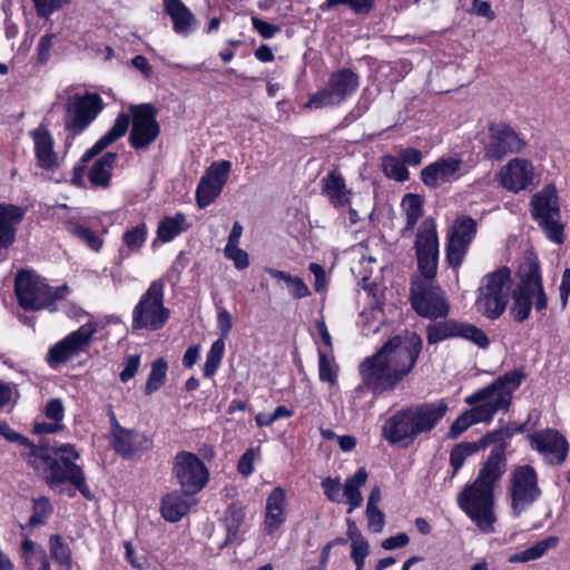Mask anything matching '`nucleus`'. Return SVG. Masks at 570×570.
I'll return each mask as SVG.
<instances>
[{"mask_svg":"<svg viewBox=\"0 0 570 570\" xmlns=\"http://www.w3.org/2000/svg\"><path fill=\"white\" fill-rule=\"evenodd\" d=\"M422 346V338L415 333L390 338L375 354L360 363L358 373L362 382L357 391L366 390L375 395L394 391L412 372Z\"/></svg>","mask_w":570,"mask_h":570,"instance_id":"obj_1","label":"nucleus"},{"mask_svg":"<svg viewBox=\"0 0 570 570\" xmlns=\"http://www.w3.org/2000/svg\"><path fill=\"white\" fill-rule=\"evenodd\" d=\"M505 445H495L479 470L475 480L458 493L459 508L483 533L495 531L494 491L507 471Z\"/></svg>","mask_w":570,"mask_h":570,"instance_id":"obj_2","label":"nucleus"},{"mask_svg":"<svg viewBox=\"0 0 570 570\" xmlns=\"http://www.w3.org/2000/svg\"><path fill=\"white\" fill-rule=\"evenodd\" d=\"M0 435L7 441L18 443L29 450L27 454L28 463L36 470L46 473L45 479L50 489H56L62 482L70 481L80 490L85 499L91 500L94 498L86 483L82 469L76 464L79 454L72 445L62 444L55 449L52 455L48 449L36 446L28 438L17 433L7 422L1 420Z\"/></svg>","mask_w":570,"mask_h":570,"instance_id":"obj_3","label":"nucleus"},{"mask_svg":"<svg viewBox=\"0 0 570 570\" xmlns=\"http://www.w3.org/2000/svg\"><path fill=\"white\" fill-rule=\"evenodd\" d=\"M444 401L421 403L396 411L382 426V436L390 444L407 446L423 433L431 432L444 417Z\"/></svg>","mask_w":570,"mask_h":570,"instance_id":"obj_4","label":"nucleus"},{"mask_svg":"<svg viewBox=\"0 0 570 570\" xmlns=\"http://www.w3.org/2000/svg\"><path fill=\"white\" fill-rule=\"evenodd\" d=\"M518 283L511 296L513 299L510 313L515 322L522 323L531 315L532 307L542 312L548 306L540 265L535 258L528 257L519 267Z\"/></svg>","mask_w":570,"mask_h":570,"instance_id":"obj_5","label":"nucleus"},{"mask_svg":"<svg viewBox=\"0 0 570 570\" xmlns=\"http://www.w3.org/2000/svg\"><path fill=\"white\" fill-rule=\"evenodd\" d=\"M525 379L522 370H513L499 376L490 385L475 391L465 397V403L475 406L487 422H490L499 411H507L513 393Z\"/></svg>","mask_w":570,"mask_h":570,"instance_id":"obj_6","label":"nucleus"},{"mask_svg":"<svg viewBox=\"0 0 570 570\" xmlns=\"http://www.w3.org/2000/svg\"><path fill=\"white\" fill-rule=\"evenodd\" d=\"M511 269L502 266L481 277L474 307L488 320H498L507 309L512 291Z\"/></svg>","mask_w":570,"mask_h":570,"instance_id":"obj_7","label":"nucleus"},{"mask_svg":"<svg viewBox=\"0 0 570 570\" xmlns=\"http://www.w3.org/2000/svg\"><path fill=\"white\" fill-rule=\"evenodd\" d=\"M105 104L97 92L85 91L68 95L65 101L63 129L66 151L77 136L85 132L104 110Z\"/></svg>","mask_w":570,"mask_h":570,"instance_id":"obj_8","label":"nucleus"},{"mask_svg":"<svg viewBox=\"0 0 570 570\" xmlns=\"http://www.w3.org/2000/svg\"><path fill=\"white\" fill-rule=\"evenodd\" d=\"M542 490L535 469L530 464L514 466L507 483V500L513 518H520L539 501Z\"/></svg>","mask_w":570,"mask_h":570,"instance_id":"obj_9","label":"nucleus"},{"mask_svg":"<svg viewBox=\"0 0 570 570\" xmlns=\"http://www.w3.org/2000/svg\"><path fill=\"white\" fill-rule=\"evenodd\" d=\"M67 286L51 288L46 279L30 271H20L14 281V293L19 305L27 311L49 308L55 299L62 298Z\"/></svg>","mask_w":570,"mask_h":570,"instance_id":"obj_10","label":"nucleus"},{"mask_svg":"<svg viewBox=\"0 0 570 570\" xmlns=\"http://www.w3.org/2000/svg\"><path fill=\"white\" fill-rule=\"evenodd\" d=\"M165 283L153 281L132 309L134 330L158 331L169 320L170 312L164 305Z\"/></svg>","mask_w":570,"mask_h":570,"instance_id":"obj_11","label":"nucleus"},{"mask_svg":"<svg viewBox=\"0 0 570 570\" xmlns=\"http://www.w3.org/2000/svg\"><path fill=\"white\" fill-rule=\"evenodd\" d=\"M530 207L532 218L538 223L547 238L556 244H562L564 240V225L561 222L556 189L547 187L534 194Z\"/></svg>","mask_w":570,"mask_h":570,"instance_id":"obj_12","label":"nucleus"},{"mask_svg":"<svg viewBox=\"0 0 570 570\" xmlns=\"http://www.w3.org/2000/svg\"><path fill=\"white\" fill-rule=\"evenodd\" d=\"M360 78L352 69L344 68L333 72L324 88L312 94L304 105L307 109L336 107L354 95Z\"/></svg>","mask_w":570,"mask_h":570,"instance_id":"obj_13","label":"nucleus"},{"mask_svg":"<svg viewBox=\"0 0 570 570\" xmlns=\"http://www.w3.org/2000/svg\"><path fill=\"white\" fill-rule=\"evenodd\" d=\"M410 301L417 315L424 318H444L450 313V303L445 292L436 284L435 279H413Z\"/></svg>","mask_w":570,"mask_h":570,"instance_id":"obj_14","label":"nucleus"},{"mask_svg":"<svg viewBox=\"0 0 570 570\" xmlns=\"http://www.w3.org/2000/svg\"><path fill=\"white\" fill-rule=\"evenodd\" d=\"M173 473L184 494L200 492L209 480V471L195 453L181 451L174 460Z\"/></svg>","mask_w":570,"mask_h":570,"instance_id":"obj_15","label":"nucleus"},{"mask_svg":"<svg viewBox=\"0 0 570 570\" xmlns=\"http://www.w3.org/2000/svg\"><path fill=\"white\" fill-rule=\"evenodd\" d=\"M132 126L128 142L136 149H147L159 136L160 126L157 121V109L151 104L131 105L129 107Z\"/></svg>","mask_w":570,"mask_h":570,"instance_id":"obj_16","label":"nucleus"},{"mask_svg":"<svg viewBox=\"0 0 570 570\" xmlns=\"http://www.w3.org/2000/svg\"><path fill=\"white\" fill-rule=\"evenodd\" d=\"M414 247L421 273V276L415 279H434L439 263V238L433 219H424L421 223Z\"/></svg>","mask_w":570,"mask_h":570,"instance_id":"obj_17","label":"nucleus"},{"mask_svg":"<svg viewBox=\"0 0 570 570\" xmlns=\"http://www.w3.org/2000/svg\"><path fill=\"white\" fill-rule=\"evenodd\" d=\"M97 331V322L89 321L78 330L69 333L49 348L46 356L47 363L51 367H56L78 356L90 346L94 334Z\"/></svg>","mask_w":570,"mask_h":570,"instance_id":"obj_18","label":"nucleus"},{"mask_svg":"<svg viewBox=\"0 0 570 570\" xmlns=\"http://www.w3.org/2000/svg\"><path fill=\"white\" fill-rule=\"evenodd\" d=\"M476 234V222L466 215L455 218L446 243V261L453 268H459L468 253L469 246Z\"/></svg>","mask_w":570,"mask_h":570,"instance_id":"obj_19","label":"nucleus"},{"mask_svg":"<svg viewBox=\"0 0 570 570\" xmlns=\"http://www.w3.org/2000/svg\"><path fill=\"white\" fill-rule=\"evenodd\" d=\"M452 337H463L481 348H485L490 344L488 336L481 328L456 320L431 323L426 327L429 344H436Z\"/></svg>","mask_w":570,"mask_h":570,"instance_id":"obj_20","label":"nucleus"},{"mask_svg":"<svg viewBox=\"0 0 570 570\" xmlns=\"http://www.w3.org/2000/svg\"><path fill=\"white\" fill-rule=\"evenodd\" d=\"M525 141L504 122L489 126V142L484 147V157L489 160H502L510 154L520 153Z\"/></svg>","mask_w":570,"mask_h":570,"instance_id":"obj_21","label":"nucleus"},{"mask_svg":"<svg viewBox=\"0 0 570 570\" xmlns=\"http://www.w3.org/2000/svg\"><path fill=\"white\" fill-rule=\"evenodd\" d=\"M29 136L33 142V154L38 168L56 173L63 164V157L55 150V138L46 122L29 131Z\"/></svg>","mask_w":570,"mask_h":570,"instance_id":"obj_22","label":"nucleus"},{"mask_svg":"<svg viewBox=\"0 0 570 570\" xmlns=\"http://www.w3.org/2000/svg\"><path fill=\"white\" fill-rule=\"evenodd\" d=\"M464 175L463 161L458 157H442L425 166L420 178L422 183L432 189L459 180Z\"/></svg>","mask_w":570,"mask_h":570,"instance_id":"obj_23","label":"nucleus"},{"mask_svg":"<svg viewBox=\"0 0 570 570\" xmlns=\"http://www.w3.org/2000/svg\"><path fill=\"white\" fill-rule=\"evenodd\" d=\"M531 446L535 449L548 463L560 464L567 458L568 442L556 430H543L529 436Z\"/></svg>","mask_w":570,"mask_h":570,"instance_id":"obj_24","label":"nucleus"},{"mask_svg":"<svg viewBox=\"0 0 570 570\" xmlns=\"http://www.w3.org/2000/svg\"><path fill=\"white\" fill-rule=\"evenodd\" d=\"M129 128V117L125 112L117 115L112 127L89 148L73 167V180L81 178L86 164L102 153L106 148L126 135Z\"/></svg>","mask_w":570,"mask_h":570,"instance_id":"obj_25","label":"nucleus"},{"mask_svg":"<svg viewBox=\"0 0 570 570\" xmlns=\"http://www.w3.org/2000/svg\"><path fill=\"white\" fill-rule=\"evenodd\" d=\"M501 185L514 193L527 189L533 181L532 164L522 158H513L499 173Z\"/></svg>","mask_w":570,"mask_h":570,"instance_id":"obj_26","label":"nucleus"},{"mask_svg":"<svg viewBox=\"0 0 570 570\" xmlns=\"http://www.w3.org/2000/svg\"><path fill=\"white\" fill-rule=\"evenodd\" d=\"M24 214V209L20 206L0 204V254L16 242L17 230Z\"/></svg>","mask_w":570,"mask_h":570,"instance_id":"obj_27","label":"nucleus"},{"mask_svg":"<svg viewBox=\"0 0 570 570\" xmlns=\"http://www.w3.org/2000/svg\"><path fill=\"white\" fill-rule=\"evenodd\" d=\"M322 195L335 208L351 204L352 190L346 187L345 179L337 170H332L321 179Z\"/></svg>","mask_w":570,"mask_h":570,"instance_id":"obj_28","label":"nucleus"},{"mask_svg":"<svg viewBox=\"0 0 570 570\" xmlns=\"http://www.w3.org/2000/svg\"><path fill=\"white\" fill-rule=\"evenodd\" d=\"M501 435L500 431H494L482 436L476 442H461L454 445L450 453V464L453 468L451 478L459 472L469 456L497 442Z\"/></svg>","mask_w":570,"mask_h":570,"instance_id":"obj_29","label":"nucleus"},{"mask_svg":"<svg viewBox=\"0 0 570 570\" xmlns=\"http://www.w3.org/2000/svg\"><path fill=\"white\" fill-rule=\"evenodd\" d=\"M286 492L283 488H275L266 500L265 529L268 534L274 533L286 521Z\"/></svg>","mask_w":570,"mask_h":570,"instance_id":"obj_30","label":"nucleus"},{"mask_svg":"<svg viewBox=\"0 0 570 570\" xmlns=\"http://www.w3.org/2000/svg\"><path fill=\"white\" fill-rule=\"evenodd\" d=\"M164 11L173 21V29L180 36H187L191 32L195 16L185 6L181 0H163Z\"/></svg>","mask_w":570,"mask_h":570,"instance_id":"obj_31","label":"nucleus"},{"mask_svg":"<svg viewBox=\"0 0 570 570\" xmlns=\"http://www.w3.org/2000/svg\"><path fill=\"white\" fill-rule=\"evenodd\" d=\"M117 159L118 155L116 153H106L98 158L88 171L89 181L97 187H108Z\"/></svg>","mask_w":570,"mask_h":570,"instance_id":"obj_32","label":"nucleus"},{"mask_svg":"<svg viewBox=\"0 0 570 570\" xmlns=\"http://www.w3.org/2000/svg\"><path fill=\"white\" fill-rule=\"evenodd\" d=\"M186 494L174 491L166 494L161 500V515L169 522H177L190 510V502Z\"/></svg>","mask_w":570,"mask_h":570,"instance_id":"obj_33","label":"nucleus"},{"mask_svg":"<svg viewBox=\"0 0 570 570\" xmlns=\"http://www.w3.org/2000/svg\"><path fill=\"white\" fill-rule=\"evenodd\" d=\"M368 473L365 468H360L353 475L348 476L343 485V495L350 504L348 513L360 508L363 503L361 488L366 484Z\"/></svg>","mask_w":570,"mask_h":570,"instance_id":"obj_34","label":"nucleus"},{"mask_svg":"<svg viewBox=\"0 0 570 570\" xmlns=\"http://www.w3.org/2000/svg\"><path fill=\"white\" fill-rule=\"evenodd\" d=\"M140 438L138 433L117 425V429L111 431L110 442L116 452L124 456H130L138 450V440Z\"/></svg>","mask_w":570,"mask_h":570,"instance_id":"obj_35","label":"nucleus"},{"mask_svg":"<svg viewBox=\"0 0 570 570\" xmlns=\"http://www.w3.org/2000/svg\"><path fill=\"white\" fill-rule=\"evenodd\" d=\"M559 543L558 537H548L541 541H538L532 547H529L520 552H515L509 557V561L512 563L528 562L537 560L543 557L548 550L557 547Z\"/></svg>","mask_w":570,"mask_h":570,"instance_id":"obj_36","label":"nucleus"},{"mask_svg":"<svg viewBox=\"0 0 570 570\" xmlns=\"http://www.w3.org/2000/svg\"><path fill=\"white\" fill-rule=\"evenodd\" d=\"M187 228L186 216L183 213H176L174 216L164 217L158 225L157 235L161 242L168 243Z\"/></svg>","mask_w":570,"mask_h":570,"instance_id":"obj_37","label":"nucleus"},{"mask_svg":"<svg viewBox=\"0 0 570 570\" xmlns=\"http://www.w3.org/2000/svg\"><path fill=\"white\" fill-rule=\"evenodd\" d=\"M267 273L273 278L285 282L293 298L301 299L311 295L308 286L301 277L274 268L267 269Z\"/></svg>","mask_w":570,"mask_h":570,"instance_id":"obj_38","label":"nucleus"},{"mask_svg":"<svg viewBox=\"0 0 570 570\" xmlns=\"http://www.w3.org/2000/svg\"><path fill=\"white\" fill-rule=\"evenodd\" d=\"M21 550L28 570H51L47 553L43 549L35 550V542L24 539L21 543Z\"/></svg>","mask_w":570,"mask_h":570,"instance_id":"obj_39","label":"nucleus"},{"mask_svg":"<svg viewBox=\"0 0 570 570\" xmlns=\"http://www.w3.org/2000/svg\"><path fill=\"white\" fill-rule=\"evenodd\" d=\"M318 376L322 382L328 383L331 386L336 385L338 377V365L335 362L333 353L318 348Z\"/></svg>","mask_w":570,"mask_h":570,"instance_id":"obj_40","label":"nucleus"},{"mask_svg":"<svg viewBox=\"0 0 570 570\" xmlns=\"http://www.w3.org/2000/svg\"><path fill=\"white\" fill-rule=\"evenodd\" d=\"M487 422L483 416L480 414V411L475 406H472L470 410H466L461 415H459L454 422L451 424L448 436L450 439L459 438L464 431H466L471 425Z\"/></svg>","mask_w":570,"mask_h":570,"instance_id":"obj_41","label":"nucleus"},{"mask_svg":"<svg viewBox=\"0 0 570 570\" xmlns=\"http://www.w3.org/2000/svg\"><path fill=\"white\" fill-rule=\"evenodd\" d=\"M49 550L52 560L61 566L63 570H71V550L69 546L62 541V538L59 534H52L49 538Z\"/></svg>","mask_w":570,"mask_h":570,"instance_id":"obj_42","label":"nucleus"},{"mask_svg":"<svg viewBox=\"0 0 570 570\" xmlns=\"http://www.w3.org/2000/svg\"><path fill=\"white\" fill-rule=\"evenodd\" d=\"M381 168L384 175L396 181L403 183L410 178V173L400 157L385 155L381 159Z\"/></svg>","mask_w":570,"mask_h":570,"instance_id":"obj_43","label":"nucleus"},{"mask_svg":"<svg viewBox=\"0 0 570 570\" xmlns=\"http://www.w3.org/2000/svg\"><path fill=\"white\" fill-rule=\"evenodd\" d=\"M167 362L164 358H157L151 364V370L148 375L145 394L150 395L158 391L166 382L167 379Z\"/></svg>","mask_w":570,"mask_h":570,"instance_id":"obj_44","label":"nucleus"},{"mask_svg":"<svg viewBox=\"0 0 570 570\" xmlns=\"http://www.w3.org/2000/svg\"><path fill=\"white\" fill-rule=\"evenodd\" d=\"M406 224L404 230H412L423 215L422 200L420 196L406 194L402 200Z\"/></svg>","mask_w":570,"mask_h":570,"instance_id":"obj_45","label":"nucleus"},{"mask_svg":"<svg viewBox=\"0 0 570 570\" xmlns=\"http://www.w3.org/2000/svg\"><path fill=\"white\" fill-rule=\"evenodd\" d=\"M224 353L225 341H223V338H218L212 344L209 351L207 352L206 361L203 368L205 377L210 379L215 375L222 363Z\"/></svg>","mask_w":570,"mask_h":570,"instance_id":"obj_46","label":"nucleus"},{"mask_svg":"<svg viewBox=\"0 0 570 570\" xmlns=\"http://www.w3.org/2000/svg\"><path fill=\"white\" fill-rule=\"evenodd\" d=\"M222 190L220 187L203 176L196 189L197 205L200 208L209 206L220 195Z\"/></svg>","mask_w":570,"mask_h":570,"instance_id":"obj_47","label":"nucleus"},{"mask_svg":"<svg viewBox=\"0 0 570 570\" xmlns=\"http://www.w3.org/2000/svg\"><path fill=\"white\" fill-rule=\"evenodd\" d=\"M53 509L48 498L40 497L32 500V514L29 518L28 525L31 528L45 524L47 518Z\"/></svg>","mask_w":570,"mask_h":570,"instance_id":"obj_48","label":"nucleus"},{"mask_svg":"<svg viewBox=\"0 0 570 570\" xmlns=\"http://www.w3.org/2000/svg\"><path fill=\"white\" fill-rule=\"evenodd\" d=\"M230 170L232 163L229 160L215 161L209 166L204 177L223 189Z\"/></svg>","mask_w":570,"mask_h":570,"instance_id":"obj_49","label":"nucleus"},{"mask_svg":"<svg viewBox=\"0 0 570 570\" xmlns=\"http://www.w3.org/2000/svg\"><path fill=\"white\" fill-rule=\"evenodd\" d=\"M68 230L81 242L86 243L91 249L99 250L101 240L94 230L77 224L69 225Z\"/></svg>","mask_w":570,"mask_h":570,"instance_id":"obj_50","label":"nucleus"},{"mask_svg":"<svg viewBox=\"0 0 570 570\" xmlns=\"http://www.w3.org/2000/svg\"><path fill=\"white\" fill-rule=\"evenodd\" d=\"M147 236V227L144 223L137 225L136 227L127 230L124 234L122 240L125 245L131 250H138L144 243L146 242Z\"/></svg>","mask_w":570,"mask_h":570,"instance_id":"obj_51","label":"nucleus"},{"mask_svg":"<svg viewBox=\"0 0 570 570\" xmlns=\"http://www.w3.org/2000/svg\"><path fill=\"white\" fill-rule=\"evenodd\" d=\"M244 520V511L242 508L236 505H230L226 510L225 515V525L229 535H235L238 531L239 525Z\"/></svg>","mask_w":570,"mask_h":570,"instance_id":"obj_52","label":"nucleus"},{"mask_svg":"<svg viewBox=\"0 0 570 570\" xmlns=\"http://www.w3.org/2000/svg\"><path fill=\"white\" fill-rule=\"evenodd\" d=\"M36 12L41 18L50 17L55 11L71 0H32Z\"/></svg>","mask_w":570,"mask_h":570,"instance_id":"obj_53","label":"nucleus"},{"mask_svg":"<svg viewBox=\"0 0 570 570\" xmlns=\"http://www.w3.org/2000/svg\"><path fill=\"white\" fill-rule=\"evenodd\" d=\"M344 4L347 6L353 12L362 14L367 13L373 7V0H327V8Z\"/></svg>","mask_w":570,"mask_h":570,"instance_id":"obj_54","label":"nucleus"},{"mask_svg":"<svg viewBox=\"0 0 570 570\" xmlns=\"http://www.w3.org/2000/svg\"><path fill=\"white\" fill-rule=\"evenodd\" d=\"M224 254L228 259L233 261L237 269H245L249 265L248 254L239 248L238 245L225 246Z\"/></svg>","mask_w":570,"mask_h":570,"instance_id":"obj_55","label":"nucleus"},{"mask_svg":"<svg viewBox=\"0 0 570 570\" xmlns=\"http://www.w3.org/2000/svg\"><path fill=\"white\" fill-rule=\"evenodd\" d=\"M324 495L330 500L331 502H340V494H341V482L340 479H333L331 476H327L322 480L321 482Z\"/></svg>","mask_w":570,"mask_h":570,"instance_id":"obj_56","label":"nucleus"},{"mask_svg":"<svg viewBox=\"0 0 570 570\" xmlns=\"http://www.w3.org/2000/svg\"><path fill=\"white\" fill-rule=\"evenodd\" d=\"M233 327L232 314L224 307H219L217 311V330L220 333L223 341L229 335Z\"/></svg>","mask_w":570,"mask_h":570,"instance_id":"obj_57","label":"nucleus"},{"mask_svg":"<svg viewBox=\"0 0 570 570\" xmlns=\"http://www.w3.org/2000/svg\"><path fill=\"white\" fill-rule=\"evenodd\" d=\"M140 366V356L135 354V355H129L126 360H125V366H124V370L121 371L119 377H120V381L126 383L128 382L129 380H131L138 368Z\"/></svg>","mask_w":570,"mask_h":570,"instance_id":"obj_58","label":"nucleus"},{"mask_svg":"<svg viewBox=\"0 0 570 570\" xmlns=\"http://www.w3.org/2000/svg\"><path fill=\"white\" fill-rule=\"evenodd\" d=\"M399 157L401 158L405 167L406 165L416 167L423 160L422 151L412 147L401 148L399 150Z\"/></svg>","mask_w":570,"mask_h":570,"instance_id":"obj_59","label":"nucleus"},{"mask_svg":"<svg viewBox=\"0 0 570 570\" xmlns=\"http://www.w3.org/2000/svg\"><path fill=\"white\" fill-rule=\"evenodd\" d=\"M367 525L372 532L379 533L382 531L385 517L380 509H366Z\"/></svg>","mask_w":570,"mask_h":570,"instance_id":"obj_60","label":"nucleus"},{"mask_svg":"<svg viewBox=\"0 0 570 570\" xmlns=\"http://www.w3.org/2000/svg\"><path fill=\"white\" fill-rule=\"evenodd\" d=\"M253 28L264 38L269 39L273 38L281 28L274 24H271L257 17L252 18Z\"/></svg>","mask_w":570,"mask_h":570,"instance_id":"obj_61","label":"nucleus"},{"mask_svg":"<svg viewBox=\"0 0 570 570\" xmlns=\"http://www.w3.org/2000/svg\"><path fill=\"white\" fill-rule=\"evenodd\" d=\"M254 460L255 450L250 448L240 456L237 465L238 472L244 476L250 475L254 471Z\"/></svg>","mask_w":570,"mask_h":570,"instance_id":"obj_62","label":"nucleus"},{"mask_svg":"<svg viewBox=\"0 0 570 570\" xmlns=\"http://www.w3.org/2000/svg\"><path fill=\"white\" fill-rule=\"evenodd\" d=\"M46 416L52 421L60 422L63 419V404L59 399L50 400L46 405Z\"/></svg>","mask_w":570,"mask_h":570,"instance_id":"obj_63","label":"nucleus"},{"mask_svg":"<svg viewBox=\"0 0 570 570\" xmlns=\"http://www.w3.org/2000/svg\"><path fill=\"white\" fill-rule=\"evenodd\" d=\"M126 559L136 569H144L147 564V559L144 553H138L129 542L125 543Z\"/></svg>","mask_w":570,"mask_h":570,"instance_id":"obj_64","label":"nucleus"}]
</instances>
